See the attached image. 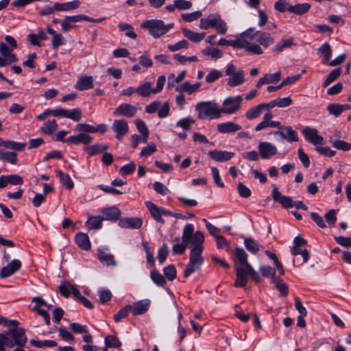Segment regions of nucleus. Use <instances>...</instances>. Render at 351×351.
I'll list each match as a JSON object with an SVG mask.
<instances>
[{"label":"nucleus","mask_w":351,"mask_h":351,"mask_svg":"<svg viewBox=\"0 0 351 351\" xmlns=\"http://www.w3.org/2000/svg\"><path fill=\"white\" fill-rule=\"evenodd\" d=\"M234 254L235 265H241V266H237L236 268L237 279L234 282V286L237 287H244L247 284L248 276L256 283H258L261 278L258 274L247 262V254L243 248L237 247L235 248Z\"/></svg>","instance_id":"nucleus-1"},{"label":"nucleus","mask_w":351,"mask_h":351,"mask_svg":"<svg viewBox=\"0 0 351 351\" xmlns=\"http://www.w3.org/2000/svg\"><path fill=\"white\" fill-rule=\"evenodd\" d=\"M0 337L5 340V346L10 348L14 346L23 348L27 343L25 330L23 328H11L0 334Z\"/></svg>","instance_id":"nucleus-2"},{"label":"nucleus","mask_w":351,"mask_h":351,"mask_svg":"<svg viewBox=\"0 0 351 351\" xmlns=\"http://www.w3.org/2000/svg\"><path fill=\"white\" fill-rule=\"evenodd\" d=\"M195 110L199 119H219L221 116L219 107L216 103L210 101L197 103L195 106Z\"/></svg>","instance_id":"nucleus-3"},{"label":"nucleus","mask_w":351,"mask_h":351,"mask_svg":"<svg viewBox=\"0 0 351 351\" xmlns=\"http://www.w3.org/2000/svg\"><path fill=\"white\" fill-rule=\"evenodd\" d=\"M173 26V23L165 25L162 20L158 19L145 21L141 25L142 28L147 29L149 34L156 38H160L165 34Z\"/></svg>","instance_id":"nucleus-4"},{"label":"nucleus","mask_w":351,"mask_h":351,"mask_svg":"<svg viewBox=\"0 0 351 351\" xmlns=\"http://www.w3.org/2000/svg\"><path fill=\"white\" fill-rule=\"evenodd\" d=\"M200 247H193L190 255L189 261L184 271V276L189 277L191 274L200 269L204 263V258L202 256Z\"/></svg>","instance_id":"nucleus-5"},{"label":"nucleus","mask_w":351,"mask_h":351,"mask_svg":"<svg viewBox=\"0 0 351 351\" xmlns=\"http://www.w3.org/2000/svg\"><path fill=\"white\" fill-rule=\"evenodd\" d=\"M226 75L230 76L227 80L228 85L230 87L240 86L245 82V73L242 69L237 71L233 64H229L226 69Z\"/></svg>","instance_id":"nucleus-6"},{"label":"nucleus","mask_w":351,"mask_h":351,"mask_svg":"<svg viewBox=\"0 0 351 351\" xmlns=\"http://www.w3.org/2000/svg\"><path fill=\"white\" fill-rule=\"evenodd\" d=\"M242 101L243 98L241 95L227 97L223 101L222 108L219 107L221 114H232L237 112L241 108Z\"/></svg>","instance_id":"nucleus-7"},{"label":"nucleus","mask_w":351,"mask_h":351,"mask_svg":"<svg viewBox=\"0 0 351 351\" xmlns=\"http://www.w3.org/2000/svg\"><path fill=\"white\" fill-rule=\"evenodd\" d=\"M14 49L10 47L7 44L1 43L0 44V66H5L17 61V58L12 53Z\"/></svg>","instance_id":"nucleus-8"},{"label":"nucleus","mask_w":351,"mask_h":351,"mask_svg":"<svg viewBox=\"0 0 351 351\" xmlns=\"http://www.w3.org/2000/svg\"><path fill=\"white\" fill-rule=\"evenodd\" d=\"M307 243V241L304 238L298 236L293 240V245L291 249V254L294 256L301 254L302 256V263H306L309 258V252L306 249H303L302 247Z\"/></svg>","instance_id":"nucleus-9"},{"label":"nucleus","mask_w":351,"mask_h":351,"mask_svg":"<svg viewBox=\"0 0 351 351\" xmlns=\"http://www.w3.org/2000/svg\"><path fill=\"white\" fill-rule=\"evenodd\" d=\"M115 133L117 140L121 141L124 136L129 132V125L127 121L124 119H116L113 121L111 127Z\"/></svg>","instance_id":"nucleus-10"},{"label":"nucleus","mask_w":351,"mask_h":351,"mask_svg":"<svg viewBox=\"0 0 351 351\" xmlns=\"http://www.w3.org/2000/svg\"><path fill=\"white\" fill-rule=\"evenodd\" d=\"M137 110H138L136 106L128 103H123L114 110L113 114L131 118L136 114Z\"/></svg>","instance_id":"nucleus-11"},{"label":"nucleus","mask_w":351,"mask_h":351,"mask_svg":"<svg viewBox=\"0 0 351 351\" xmlns=\"http://www.w3.org/2000/svg\"><path fill=\"white\" fill-rule=\"evenodd\" d=\"M305 139L314 145H322L324 138L322 136L318 134L317 130L315 128L306 127L302 130Z\"/></svg>","instance_id":"nucleus-12"},{"label":"nucleus","mask_w":351,"mask_h":351,"mask_svg":"<svg viewBox=\"0 0 351 351\" xmlns=\"http://www.w3.org/2000/svg\"><path fill=\"white\" fill-rule=\"evenodd\" d=\"M278 128L279 130L274 131L273 132L274 135H279L283 139H285L290 143L296 142L298 141L297 132L290 126H282L280 125V127Z\"/></svg>","instance_id":"nucleus-13"},{"label":"nucleus","mask_w":351,"mask_h":351,"mask_svg":"<svg viewBox=\"0 0 351 351\" xmlns=\"http://www.w3.org/2000/svg\"><path fill=\"white\" fill-rule=\"evenodd\" d=\"M79 134L77 135H73L66 138L67 143L73 144V145H79L82 143L85 145H88L90 144L93 138L89 135L90 133L87 132H78Z\"/></svg>","instance_id":"nucleus-14"},{"label":"nucleus","mask_w":351,"mask_h":351,"mask_svg":"<svg viewBox=\"0 0 351 351\" xmlns=\"http://www.w3.org/2000/svg\"><path fill=\"white\" fill-rule=\"evenodd\" d=\"M260 156L263 159H268L277 153V148L269 142H261L258 145Z\"/></svg>","instance_id":"nucleus-15"},{"label":"nucleus","mask_w":351,"mask_h":351,"mask_svg":"<svg viewBox=\"0 0 351 351\" xmlns=\"http://www.w3.org/2000/svg\"><path fill=\"white\" fill-rule=\"evenodd\" d=\"M272 197L275 202H279L284 208L287 209L294 207L293 199L291 197L282 195L276 186L273 189Z\"/></svg>","instance_id":"nucleus-16"},{"label":"nucleus","mask_w":351,"mask_h":351,"mask_svg":"<svg viewBox=\"0 0 351 351\" xmlns=\"http://www.w3.org/2000/svg\"><path fill=\"white\" fill-rule=\"evenodd\" d=\"M73 130L75 132H87L88 133H105L108 128L105 124H99L95 127L87 123H78L75 126Z\"/></svg>","instance_id":"nucleus-17"},{"label":"nucleus","mask_w":351,"mask_h":351,"mask_svg":"<svg viewBox=\"0 0 351 351\" xmlns=\"http://www.w3.org/2000/svg\"><path fill=\"white\" fill-rule=\"evenodd\" d=\"M272 117L273 114L271 112L268 111L265 113L263 117V120L255 127V130L259 132L267 128H280V123L279 121H272Z\"/></svg>","instance_id":"nucleus-18"},{"label":"nucleus","mask_w":351,"mask_h":351,"mask_svg":"<svg viewBox=\"0 0 351 351\" xmlns=\"http://www.w3.org/2000/svg\"><path fill=\"white\" fill-rule=\"evenodd\" d=\"M21 262L18 259H14L6 266L1 269L0 278H5L13 275L21 268Z\"/></svg>","instance_id":"nucleus-19"},{"label":"nucleus","mask_w":351,"mask_h":351,"mask_svg":"<svg viewBox=\"0 0 351 351\" xmlns=\"http://www.w3.org/2000/svg\"><path fill=\"white\" fill-rule=\"evenodd\" d=\"M118 224L122 228L139 229L143 225V219L140 217L122 218Z\"/></svg>","instance_id":"nucleus-20"},{"label":"nucleus","mask_w":351,"mask_h":351,"mask_svg":"<svg viewBox=\"0 0 351 351\" xmlns=\"http://www.w3.org/2000/svg\"><path fill=\"white\" fill-rule=\"evenodd\" d=\"M97 258L99 261L104 265L108 267H115L117 265L116 260L112 254L107 252V249H98Z\"/></svg>","instance_id":"nucleus-21"},{"label":"nucleus","mask_w":351,"mask_h":351,"mask_svg":"<svg viewBox=\"0 0 351 351\" xmlns=\"http://www.w3.org/2000/svg\"><path fill=\"white\" fill-rule=\"evenodd\" d=\"M82 15L66 16L61 21V27L63 32H68L77 26L74 23L82 21Z\"/></svg>","instance_id":"nucleus-22"},{"label":"nucleus","mask_w":351,"mask_h":351,"mask_svg":"<svg viewBox=\"0 0 351 351\" xmlns=\"http://www.w3.org/2000/svg\"><path fill=\"white\" fill-rule=\"evenodd\" d=\"M208 154L212 159L220 162L228 161L234 156L233 152L216 149L209 151Z\"/></svg>","instance_id":"nucleus-23"},{"label":"nucleus","mask_w":351,"mask_h":351,"mask_svg":"<svg viewBox=\"0 0 351 351\" xmlns=\"http://www.w3.org/2000/svg\"><path fill=\"white\" fill-rule=\"evenodd\" d=\"M150 304L151 302L148 299L139 300L135 302L133 306H132L131 312L134 315H143L148 311L150 306Z\"/></svg>","instance_id":"nucleus-24"},{"label":"nucleus","mask_w":351,"mask_h":351,"mask_svg":"<svg viewBox=\"0 0 351 351\" xmlns=\"http://www.w3.org/2000/svg\"><path fill=\"white\" fill-rule=\"evenodd\" d=\"M145 206L148 208L152 217L159 223L164 224L165 220L162 217V208L158 207L151 201L145 202Z\"/></svg>","instance_id":"nucleus-25"},{"label":"nucleus","mask_w":351,"mask_h":351,"mask_svg":"<svg viewBox=\"0 0 351 351\" xmlns=\"http://www.w3.org/2000/svg\"><path fill=\"white\" fill-rule=\"evenodd\" d=\"M241 129V125L231 121L219 123L217 125V131L222 134L233 133Z\"/></svg>","instance_id":"nucleus-26"},{"label":"nucleus","mask_w":351,"mask_h":351,"mask_svg":"<svg viewBox=\"0 0 351 351\" xmlns=\"http://www.w3.org/2000/svg\"><path fill=\"white\" fill-rule=\"evenodd\" d=\"M75 241L77 246L83 250L88 251L91 247L89 237L86 233L78 232L76 234Z\"/></svg>","instance_id":"nucleus-27"},{"label":"nucleus","mask_w":351,"mask_h":351,"mask_svg":"<svg viewBox=\"0 0 351 351\" xmlns=\"http://www.w3.org/2000/svg\"><path fill=\"white\" fill-rule=\"evenodd\" d=\"M103 219L104 220L117 221L121 217V210L116 206H112L103 210Z\"/></svg>","instance_id":"nucleus-28"},{"label":"nucleus","mask_w":351,"mask_h":351,"mask_svg":"<svg viewBox=\"0 0 351 351\" xmlns=\"http://www.w3.org/2000/svg\"><path fill=\"white\" fill-rule=\"evenodd\" d=\"M93 87L92 76L84 75L80 77L75 85V88L80 91L90 89Z\"/></svg>","instance_id":"nucleus-29"},{"label":"nucleus","mask_w":351,"mask_h":351,"mask_svg":"<svg viewBox=\"0 0 351 351\" xmlns=\"http://www.w3.org/2000/svg\"><path fill=\"white\" fill-rule=\"evenodd\" d=\"M201 86L200 82L195 83L194 84H191L189 82H185L176 88V90L179 93H187L189 94H192L196 91H197Z\"/></svg>","instance_id":"nucleus-30"},{"label":"nucleus","mask_w":351,"mask_h":351,"mask_svg":"<svg viewBox=\"0 0 351 351\" xmlns=\"http://www.w3.org/2000/svg\"><path fill=\"white\" fill-rule=\"evenodd\" d=\"M80 4L81 3L79 0L66 3H55V9L56 11H71L78 8Z\"/></svg>","instance_id":"nucleus-31"},{"label":"nucleus","mask_w":351,"mask_h":351,"mask_svg":"<svg viewBox=\"0 0 351 351\" xmlns=\"http://www.w3.org/2000/svg\"><path fill=\"white\" fill-rule=\"evenodd\" d=\"M183 36L193 43H199L204 39L206 33H197L187 28L182 29Z\"/></svg>","instance_id":"nucleus-32"},{"label":"nucleus","mask_w":351,"mask_h":351,"mask_svg":"<svg viewBox=\"0 0 351 351\" xmlns=\"http://www.w3.org/2000/svg\"><path fill=\"white\" fill-rule=\"evenodd\" d=\"M311 5L307 3H298L295 5H289L287 10L293 14L302 15L308 12Z\"/></svg>","instance_id":"nucleus-33"},{"label":"nucleus","mask_w":351,"mask_h":351,"mask_svg":"<svg viewBox=\"0 0 351 351\" xmlns=\"http://www.w3.org/2000/svg\"><path fill=\"white\" fill-rule=\"evenodd\" d=\"M219 14H210L207 18L200 19L199 28L202 29H208L214 28Z\"/></svg>","instance_id":"nucleus-34"},{"label":"nucleus","mask_w":351,"mask_h":351,"mask_svg":"<svg viewBox=\"0 0 351 351\" xmlns=\"http://www.w3.org/2000/svg\"><path fill=\"white\" fill-rule=\"evenodd\" d=\"M108 149L107 145L104 144H94L89 146H86L84 150L89 155L94 156L106 151Z\"/></svg>","instance_id":"nucleus-35"},{"label":"nucleus","mask_w":351,"mask_h":351,"mask_svg":"<svg viewBox=\"0 0 351 351\" xmlns=\"http://www.w3.org/2000/svg\"><path fill=\"white\" fill-rule=\"evenodd\" d=\"M318 52L323 57L322 62L324 64L328 63L332 56V49L330 44L328 43H324L322 44L318 49Z\"/></svg>","instance_id":"nucleus-36"},{"label":"nucleus","mask_w":351,"mask_h":351,"mask_svg":"<svg viewBox=\"0 0 351 351\" xmlns=\"http://www.w3.org/2000/svg\"><path fill=\"white\" fill-rule=\"evenodd\" d=\"M0 146H2L6 149H12L17 152L23 151L25 147V143H18L14 141H5L0 143Z\"/></svg>","instance_id":"nucleus-37"},{"label":"nucleus","mask_w":351,"mask_h":351,"mask_svg":"<svg viewBox=\"0 0 351 351\" xmlns=\"http://www.w3.org/2000/svg\"><path fill=\"white\" fill-rule=\"evenodd\" d=\"M56 176L60 178V182L65 186V187L71 190L73 188L74 184L71 180L69 174L64 173L60 170L56 171Z\"/></svg>","instance_id":"nucleus-38"},{"label":"nucleus","mask_w":351,"mask_h":351,"mask_svg":"<svg viewBox=\"0 0 351 351\" xmlns=\"http://www.w3.org/2000/svg\"><path fill=\"white\" fill-rule=\"evenodd\" d=\"M258 36V42L265 48L274 43V39L269 33L259 32Z\"/></svg>","instance_id":"nucleus-39"},{"label":"nucleus","mask_w":351,"mask_h":351,"mask_svg":"<svg viewBox=\"0 0 351 351\" xmlns=\"http://www.w3.org/2000/svg\"><path fill=\"white\" fill-rule=\"evenodd\" d=\"M136 93L141 97H149L153 94L152 83L149 82L143 83L141 86L136 88Z\"/></svg>","instance_id":"nucleus-40"},{"label":"nucleus","mask_w":351,"mask_h":351,"mask_svg":"<svg viewBox=\"0 0 351 351\" xmlns=\"http://www.w3.org/2000/svg\"><path fill=\"white\" fill-rule=\"evenodd\" d=\"M30 344L36 348H45V347H56L57 346V343L53 340H36V339H31L30 340Z\"/></svg>","instance_id":"nucleus-41"},{"label":"nucleus","mask_w":351,"mask_h":351,"mask_svg":"<svg viewBox=\"0 0 351 351\" xmlns=\"http://www.w3.org/2000/svg\"><path fill=\"white\" fill-rule=\"evenodd\" d=\"M259 270L263 277L270 278L271 282H273L274 280L278 278L276 275V269L271 266H262Z\"/></svg>","instance_id":"nucleus-42"},{"label":"nucleus","mask_w":351,"mask_h":351,"mask_svg":"<svg viewBox=\"0 0 351 351\" xmlns=\"http://www.w3.org/2000/svg\"><path fill=\"white\" fill-rule=\"evenodd\" d=\"M204 241V237L202 232H195L191 239V242L193 244V247H200L201 252H203L202 243Z\"/></svg>","instance_id":"nucleus-43"},{"label":"nucleus","mask_w":351,"mask_h":351,"mask_svg":"<svg viewBox=\"0 0 351 351\" xmlns=\"http://www.w3.org/2000/svg\"><path fill=\"white\" fill-rule=\"evenodd\" d=\"M58 128V124L55 119L45 122L41 128V130L46 134H52Z\"/></svg>","instance_id":"nucleus-44"},{"label":"nucleus","mask_w":351,"mask_h":351,"mask_svg":"<svg viewBox=\"0 0 351 351\" xmlns=\"http://www.w3.org/2000/svg\"><path fill=\"white\" fill-rule=\"evenodd\" d=\"M244 245L246 249L253 254L259 251V245L251 237L245 239Z\"/></svg>","instance_id":"nucleus-45"},{"label":"nucleus","mask_w":351,"mask_h":351,"mask_svg":"<svg viewBox=\"0 0 351 351\" xmlns=\"http://www.w3.org/2000/svg\"><path fill=\"white\" fill-rule=\"evenodd\" d=\"M272 283L275 285L276 289L279 291L280 295L281 296L285 297L288 295L289 287L287 285L285 282H284L281 279L278 278L276 280H274Z\"/></svg>","instance_id":"nucleus-46"},{"label":"nucleus","mask_w":351,"mask_h":351,"mask_svg":"<svg viewBox=\"0 0 351 351\" xmlns=\"http://www.w3.org/2000/svg\"><path fill=\"white\" fill-rule=\"evenodd\" d=\"M132 311V305L128 304L122 308L117 313L113 316L116 323L120 322L123 318H125Z\"/></svg>","instance_id":"nucleus-47"},{"label":"nucleus","mask_w":351,"mask_h":351,"mask_svg":"<svg viewBox=\"0 0 351 351\" xmlns=\"http://www.w3.org/2000/svg\"><path fill=\"white\" fill-rule=\"evenodd\" d=\"M333 147L337 149L342 151L351 150V143L341 141V140H332V138L330 139Z\"/></svg>","instance_id":"nucleus-48"},{"label":"nucleus","mask_w":351,"mask_h":351,"mask_svg":"<svg viewBox=\"0 0 351 351\" xmlns=\"http://www.w3.org/2000/svg\"><path fill=\"white\" fill-rule=\"evenodd\" d=\"M341 73V68H336L333 69L326 77V80H324L323 83V86L326 87L330 84H331L332 82H334L335 80H337Z\"/></svg>","instance_id":"nucleus-49"},{"label":"nucleus","mask_w":351,"mask_h":351,"mask_svg":"<svg viewBox=\"0 0 351 351\" xmlns=\"http://www.w3.org/2000/svg\"><path fill=\"white\" fill-rule=\"evenodd\" d=\"M150 278L158 286L164 287L166 284L165 278L156 270H152L151 271Z\"/></svg>","instance_id":"nucleus-50"},{"label":"nucleus","mask_w":351,"mask_h":351,"mask_svg":"<svg viewBox=\"0 0 351 351\" xmlns=\"http://www.w3.org/2000/svg\"><path fill=\"white\" fill-rule=\"evenodd\" d=\"M121 31H125V36L135 40L137 37L132 26L128 23H119L118 25Z\"/></svg>","instance_id":"nucleus-51"},{"label":"nucleus","mask_w":351,"mask_h":351,"mask_svg":"<svg viewBox=\"0 0 351 351\" xmlns=\"http://www.w3.org/2000/svg\"><path fill=\"white\" fill-rule=\"evenodd\" d=\"M204 55L209 56L212 58L218 59L222 57L223 53L218 48L206 47L202 51Z\"/></svg>","instance_id":"nucleus-52"},{"label":"nucleus","mask_w":351,"mask_h":351,"mask_svg":"<svg viewBox=\"0 0 351 351\" xmlns=\"http://www.w3.org/2000/svg\"><path fill=\"white\" fill-rule=\"evenodd\" d=\"M194 231V227L193 224L189 223L185 226L182 232V240L184 243H189L193 233Z\"/></svg>","instance_id":"nucleus-53"},{"label":"nucleus","mask_w":351,"mask_h":351,"mask_svg":"<svg viewBox=\"0 0 351 351\" xmlns=\"http://www.w3.org/2000/svg\"><path fill=\"white\" fill-rule=\"evenodd\" d=\"M263 110L260 104L249 109L245 113V117L248 120H252L258 117L263 112Z\"/></svg>","instance_id":"nucleus-54"},{"label":"nucleus","mask_w":351,"mask_h":351,"mask_svg":"<svg viewBox=\"0 0 351 351\" xmlns=\"http://www.w3.org/2000/svg\"><path fill=\"white\" fill-rule=\"evenodd\" d=\"M103 220V217L101 218L99 217H90L86 221V225L90 228L99 229L102 226Z\"/></svg>","instance_id":"nucleus-55"},{"label":"nucleus","mask_w":351,"mask_h":351,"mask_svg":"<svg viewBox=\"0 0 351 351\" xmlns=\"http://www.w3.org/2000/svg\"><path fill=\"white\" fill-rule=\"evenodd\" d=\"M106 348H119L121 342L119 339L113 335H107L105 338Z\"/></svg>","instance_id":"nucleus-56"},{"label":"nucleus","mask_w":351,"mask_h":351,"mask_svg":"<svg viewBox=\"0 0 351 351\" xmlns=\"http://www.w3.org/2000/svg\"><path fill=\"white\" fill-rule=\"evenodd\" d=\"M164 275L169 280H173L177 276V271L173 265H169L163 269Z\"/></svg>","instance_id":"nucleus-57"},{"label":"nucleus","mask_w":351,"mask_h":351,"mask_svg":"<svg viewBox=\"0 0 351 351\" xmlns=\"http://www.w3.org/2000/svg\"><path fill=\"white\" fill-rule=\"evenodd\" d=\"M82 110L80 108H74L72 110H67L66 118L70 119L74 121H80L82 119Z\"/></svg>","instance_id":"nucleus-58"},{"label":"nucleus","mask_w":351,"mask_h":351,"mask_svg":"<svg viewBox=\"0 0 351 351\" xmlns=\"http://www.w3.org/2000/svg\"><path fill=\"white\" fill-rule=\"evenodd\" d=\"M214 28L219 34H225L227 32L228 27L226 23L220 17L219 15L218 16Z\"/></svg>","instance_id":"nucleus-59"},{"label":"nucleus","mask_w":351,"mask_h":351,"mask_svg":"<svg viewBox=\"0 0 351 351\" xmlns=\"http://www.w3.org/2000/svg\"><path fill=\"white\" fill-rule=\"evenodd\" d=\"M189 46V43L186 40H182L174 45H169L167 48L169 51L174 52L182 49H187Z\"/></svg>","instance_id":"nucleus-60"},{"label":"nucleus","mask_w":351,"mask_h":351,"mask_svg":"<svg viewBox=\"0 0 351 351\" xmlns=\"http://www.w3.org/2000/svg\"><path fill=\"white\" fill-rule=\"evenodd\" d=\"M72 287V285L69 282L65 281L59 285L58 290L62 296L68 298L70 295Z\"/></svg>","instance_id":"nucleus-61"},{"label":"nucleus","mask_w":351,"mask_h":351,"mask_svg":"<svg viewBox=\"0 0 351 351\" xmlns=\"http://www.w3.org/2000/svg\"><path fill=\"white\" fill-rule=\"evenodd\" d=\"M202 15V13L201 11H195L191 13L182 14L181 17L184 21L190 23L198 19Z\"/></svg>","instance_id":"nucleus-62"},{"label":"nucleus","mask_w":351,"mask_h":351,"mask_svg":"<svg viewBox=\"0 0 351 351\" xmlns=\"http://www.w3.org/2000/svg\"><path fill=\"white\" fill-rule=\"evenodd\" d=\"M245 51L248 53L261 55L263 53L262 48L258 44H250V41L247 42Z\"/></svg>","instance_id":"nucleus-63"},{"label":"nucleus","mask_w":351,"mask_h":351,"mask_svg":"<svg viewBox=\"0 0 351 351\" xmlns=\"http://www.w3.org/2000/svg\"><path fill=\"white\" fill-rule=\"evenodd\" d=\"M136 169V165L134 162H131L130 163L123 166L119 172L123 176H126L134 171Z\"/></svg>","instance_id":"nucleus-64"}]
</instances>
